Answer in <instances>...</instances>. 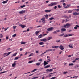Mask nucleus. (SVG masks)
Listing matches in <instances>:
<instances>
[{
    "label": "nucleus",
    "instance_id": "obj_53",
    "mask_svg": "<svg viewBox=\"0 0 79 79\" xmlns=\"http://www.w3.org/2000/svg\"><path fill=\"white\" fill-rule=\"evenodd\" d=\"M60 31L59 30H56V32H60Z\"/></svg>",
    "mask_w": 79,
    "mask_h": 79
},
{
    "label": "nucleus",
    "instance_id": "obj_26",
    "mask_svg": "<svg viewBox=\"0 0 79 79\" xmlns=\"http://www.w3.org/2000/svg\"><path fill=\"white\" fill-rule=\"evenodd\" d=\"M52 4H53V5H57L58 4V3H57V2L53 3L52 2Z\"/></svg>",
    "mask_w": 79,
    "mask_h": 79
},
{
    "label": "nucleus",
    "instance_id": "obj_27",
    "mask_svg": "<svg viewBox=\"0 0 79 79\" xmlns=\"http://www.w3.org/2000/svg\"><path fill=\"white\" fill-rule=\"evenodd\" d=\"M53 50V49H48L46 50V52H50L51 51H52Z\"/></svg>",
    "mask_w": 79,
    "mask_h": 79
},
{
    "label": "nucleus",
    "instance_id": "obj_64",
    "mask_svg": "<svg viewBox=\"0 0 79 79\" xmlns=\"http://www.w3.org/2000/svg\"><path fill=\"white\" fill-rule=\"evenodd\" d=\"M39 61H42V59H41L40 60L39 59Z\"/></svg>",
    "mask_w": 79,
    "mask_h": 79
},
{
    "label": "nucleus",
    "instance_id": "obj_45",
    "mask_svg": "<svg viewBox=\"0 0 79 79\" xmlns=\"http://www.w3.org/2000/svg\"><path fill=\"white\" fill-rule=\"evenodd\" d=\"M39 31H36L35 32V34H36V35H37V34H39Z\"/></svg>",
    "mask_w": 79,
    "mask_h": 79
},
{
    "label": "nucleus",
    "instance_id": "obj_52",
    "mask_svg": "<svg viewBox=\"0 0 79 79\" xmlns=\"http://www.w3.org/2000/svg\"><path fill=\"white\" fill-rule=\"evenodd\" d=\"M18 58H19V57H17L15 58L14 60H18Z\"/></svg>",
    "mask_w": 79,
    "mask_h": 79
},
{
    "label": "nucleus",
    "instance_id": "obj_6",
    "mask_svg": "<svg viewBox=\"0 0 79 79\" xmlns=\"http://www.w3.org/2000/svg\"><path fill=\"white\" fill-rule=\"evenodd\" d=\"M41 41H42V42H47V39L46 38H43L41 40Z\"/></svg>",
    "mask_w": 79,
    "mask_h": 79
},
{
    "label": "nucleus",
    "instance_id": "obj_7",
    "mask_svg": "<svg viewBox=\"0 0 79 79\" xmlns=\"http://www.w3.org/2000/svg\"><path fill=\"white\" fill-rule=\"evenodd\" d=\"M45 19L44 17H43L41 18V20L42 21V23H45Z\"/></svg>",
    "mask_w": 79,
    "mask_h": 79
},
{
    "label": "nucleus",
    "instance_id": "obj_9",
    "mask_svg": "<svg viewBox=\"0 0 79 79\" xmlns=\"http://www.w3.org/2000/svg\"><path fill=\"white\" fill-rule=\"evenodd\" d=\"M19 26H21V27L22 28V29H24V27H26V25H19Z\"/></svg>",
    "mask_w": 79,
    "mask_h": 79
},
{
    "label": "nucleus",
    "instance_id": "obj_54",
    "mask_svg": "<svg viewBox=\"0 0 79 79\" xmlns=\"http://www.w3.org/2000/svg\"><path fill=\"white\" fill-rule=\"evenodd\" d=\"M53 69H49V72H52V71H53Z\"/></svg>",
    "mask_w": 79,
    "mask_h": 79
},
{
    "label": "nucleus",
    "instance_id": "obj_61",
    "mask_svg": "<svg viewBox=\"0 0 79 79\" xmlns=\"http://www.w3.org/2000/svg\"><path fill=\"white\" fill-rule=\"evenodd\" d=\"M65 18H66L67 19H69V17H68V16H66V15L65 16Z\"/></svg>",
    "mask_w": 79,
    "mask_h": 79
},
{
    "label": "nucleus",
    "instance_id": "obj_23",
    "mask_svg": "<svg viewBox=\"0 0 79 79\" xmlns=\"http://www.w3.org/2000/svg\"><path fill=\"white\" fill-rule=\"evenodd\" d=\"M44 16L45 17H46V19H47L48 18V15L46 14L44 15Z\"/></svg>",
    "mask_w": 79,
    "mask_h": 79
},
{
    "label": "nucleus",
    "instance_id": "obj_10",
    "mask_svg": "<svg viewBox=\"0 0 79 79\" xmlns=\"http://www.w3.org/2000/svg\"><path fill=\"white\" fill-rule=\"evenodd\" d=\"M25 12H26L25 10H22L19 12V13H20V14H23L25 13Z\"/></svg>",
    "mask_w": 79,
    "mask_h": 79
},
{
    "label": "nucleus",
    "instance_id": "obj_43",
    "mask_svg": "<svg viewBox=\"0 0 79 79\" xmlns=\"http://www.w3.org/2000/svg\"><path fill=\"white\" fill-rule=\"evenodd\" d=\"M47 52V50H46L45 52H44V53H43L41 54V55H44V54H45V53H46Z\"/></svg>",
    "mask_w": 79,
    "mask_h": 79
},
{
    "label": "nucleus",
    "instance_id": "obj_1",
    "mask_svg": "<svg viewBox=\"0 0 79 79\" xmlns=\"http://www.w3.org/2000/svg\"><path fill=\"white\" fill-rule=\"evenodd\" d=\"M70 26H71V25L69 23H67L65 25H64V28H69Z\"/></svg>",
    "mask_w": 79,
    "mask_h": 79
},
{
    "label": "nucleus",
    "instance_id": "obj_28",
    "mask_svg": "<svg viewBox=\"0 0 79 79\" xmlns=\"http://www.w3.org/2000/svg\"><path fill=\"white\" fill-rule=\"evenodd\" d=\"M57 7L58 8H61L62 7V6H60V5H58L57 6Z\"/></svg>",
    "mask_w": 79,
    "mask_h": 79
},
{
    "label": "nucleus",
    "instance_id": "obj_35",
    "mask_svg": "<svg viewBox=\"0 0 79 79\" xmlns=\"http://www.w3.org/2000/svg\"><path fill=\"white\" fill-rule=\"evenodd\" d=\"M17 54V53H14L12 56V57H13V56H16V55Z\"/></svg>",
    "mask_w": 79,
    "mask_h": 79
},
{
    "label": "nucleus",
    "instance_id": "obj_15",
    "mask_svg": "<svg viewBox=\"0 0 79 79\" xmlns=\"http://www.w3.org/2000/svg\"><path fill=\"white\" fill-rule=\"evenodd\" d=\"M44 66H46L47 65V64H48V63H47V62L46 61H44Z\"/></svg>",
    "mask_w": 79,
    "mask_h": 79
},
{
    "label": "nucleus",
    "instance_id": "obj_8",
    "mask_svg": "<svg viewBox=\"0 0 79 79\" xmlns=\"http://www.w3.org/2000/svg\"><path fill=\"white\" fill-rule=\"evenodd\" d=\"M59 47L60 48V50H62L64 49V48L63 47V45H60Z\"/></svg>",
    "mask_w": 79,
    "mask_h": 79
},
{
    "label": "nucleus",
    "instance_id": "obj_30",
    "mask_svg": "<svg viewBox=\"0 0 79 79\" xmlns=\"http://www.w3.org/2000/svg\"><path fill=\"white\" fill-rule=\"evenodd\" d=\"M25 6H26V5H23V6H21L20 7H21V8H24V7H25Z\"/></svg>",
    "mask_w": 79,
    "mask_h": 79
},
{
    "label": "nucleus",
    "instance_id": "obj_14",
    "mask_svg": "<svg viewBox=\"0 0 79 79\" xmlns=\"http://www.w3.org/2000/svg\"><path fill=\"white\" fill-rule=\"evenodd\" d=\"M52 39V37L50 36V37H49L48 38V39L47 40L48 41H49V40H51V39Z\"/></svg>",
    "mask_w": 79,
    "mask_h": 79
},
{
    "label": "nucleus",
    "instance_id": "obj_59",
    "mask_svg": "<svg viewBox=\"0 0 79 79\" xmlns=\"http://www.w3.org/2000/svg\"><path fill=\"white\" fill-rule=\"evenodd\" d=\"M35 53H39V51H35Z\"/></svg>",
    "mask_w": 79,
    "mask_h": 79
},
{
    "label": "nucleus",
    "instance_id": "obj_4",
    "mask_svg": "<svg viewBox=\"0 0 79 79\" xmlns=\"http://www.w3.org/2000/svg\"><path fill=\"white\" fill-rule=\"evenodd\" d=\"M12 53V52H9L7 53H4L3 55H6V56H8V55H10V53Z\"/></svg>",
    "mask_w": 79,
    "mask_h": 79
},
{
    "label": "nucleus",
    "instance_id": "obj_62",
    "mask_svg": "<svg viewBox=\"0 0 79 79\" xmlns=\"http://www.w3.org/2000/svg\"><path fill=\"white\" fill-rule=\"evenodd\" d=\"M68 58H70V57H71V55H69L68 56Z\"/></svg>",
    "mask_w": 79,
    "mask_h": 79
},
{
    "label": "nucleus",
    "instance_id": "obj_5",
    "mask_svg": "<svg viewBox=\"0 0 79 79\" xmlns=\"http://www.w3.org/2000/svg\"><path fill=\"white\" fill-rule=\"evenodd\" d=\"M73 15H74V16H77L79 15V13L78 12H74L73 13Z\"/></svg>",
    "mask_w": 79,
    "mask_h": 79
},
{
    "label": "nucleus",
    "instance_id": "obj_22",
    "mask_svg": "<svg viewBox=\"0 0 79 79\" xmlns=\"http://www.w3.org/2000/svg\"><path fill=\"white\" fill-rule=\"evenodd\" d=\"M61 31H66V30L65 28H61Z\"/></svg>",
    "mask_w": 79,
    "mask_h": 79
},
{
    "label": "nucleus",
    "instance_id": "obj_16",
    "mask_svg": "<svg viewBox=\"0 0 79 79\" xmlns=\"http://www.w3.org/2000/svg\"><path fill=\"white\" fill-rule=\"evenodd\" d=\"M68 46L70 48H73V44H69L68 45Z\"/></svg>",
    "mask_w": 79,
    "mask_h": 79
},
{
    "label": "nucleus",
    "instance_id": "obj_12",
    "mask_svg": "<svg viewBox=\"0 0 79 79\" xmlns=\"http://www.w3.org/2000/svg\"><path fill=\"white\" fill-rule=\"evenodd\" d=\"M77 27H79V25H76L74 27V29H77Z\"/></svg>",
    "mask_w": 79,
    "mask_h": 79
},
{
    "label": "nucleus",
    "instance_id": "obj_17",
    "mask_svg": "<svg viewBox=\"0 0 79 79\" xmlns=\"http://www.w3.org/2000/svg\"><path fill=\"white\" fill-rule=\"evenodd\" d=\"M48 6H53V2H52L51 4H48Z\"/></svg>",
    "mask_w": 79,
    "mask_h": 79
},
{
    "label": "nucleus",
    "instance_id": "obj_2",
    "mask_svg": "<svg viewBox=\"0 0 79 79\" xmlns=\"http://www.w3.org/2000/svg\"><path fill=\"white\" fill-rule=\"evenodd\" d=\"M45 35H47V34H44L43 35L40 34L38 36V38L39 39H40V38L43 37V36H45Z\"/></svg>",
    "mask_w": 79,
    "mask_h": 79
},
{
    "label": "nucleus",
    "instance_id": "obj_46",
    "mask_svg": "<svg viewBox=\"0 0 79 79\" xmlns=\"http://www.w3.org/2000/svg\"><path fill=\"white\" fill-rule=\"evenodd\" d=\"M38 77H34L32 79H37V78H38Z\"/></svg>",
    "mask_w": 79,
    "mask_h": 79
},
{
    "label": "nucleus",
    "instance_id": "obj_48",
    "mask_svg": "<svg viewBox=\"0 0 79 79\" xmlns=\"http://www.w3.org/2000/svg\"><path fill=\"white\" fill-rule=\"evenodd\" d=\"M64 35V34H60L59 35L60 37H62V36H63Z\"/></svg>",
    "mask_w": 79,
    "mask_h": 79
},
{
    "label": "nucleus",
    "instance_id": "obj_44",
    "mask_svg": "<svg viewBox=\"0 0 79 79\" xmlns=\"http://www.w3.org/2000/svg\"><path fill=\"white\" fill-rule=\"evenodd\" d=\"M33 63V61H30L29 62H28V63Z\"/></svg>",
    "mask_w": 79,
    "mask_h": 79
},
{
    "label": "nucleus",
    "instance_id": "obj_32",
    "mask_svg": "<svg viewBox=\"0 0 79 79\" xmlns=\"http://www.w3.org/2000/svg\"><path fill=\"white\" fill-rule=\"evenodd\" d=\"M73 35H74V34H68V37H70V36H72Z\"/></svg>",
    "mask_w": 79,
    "mask_h": 79
},
{
    "label": "nucleus",
    "instance_id": "obj_38",
    "mask_svg": "<svg viewBox=\"0 0 79 79\" xmlns=\"http://www.w3.org/2000/svg\"><path fill=\"white\" fill-rule=\"evenodd\" d=\"M0 35V38H3V35H2V34H1Z\"/></svg>",
    "mask_w": 79,
    "mask_h": 79
},
{
    "label": "nucleus",
    "instance_id": "obj_33",
    "mask_svg": "<svg viewBox=\"0 0 79 79\" xmlns=\"http://www.w3.org/2000/svg\"><path fill=\"white\" fill-rule=\"evenodd\" d=\"M7 3V1H4L2 2V3H3V4H5V3Z\"/></svg>",
    "mask_w": 79,
    "mask_h": 79
},
{
    "label": "nucleus",
    "instance_id": "obj_25",
    "mask_svg": "<svg viewBox=\"0 0 79 79\" xmlns=\"http://www.w3.org/2000/svg\"><path fill=\"white\" fill-rule=\"evenodd\" d=\"M16 63H14L12 64V67H15V66H16Z\"/></svg>",
    "mask_w": 79,
    "mask_h": 79
},
{
    "label": "nucleus",
    "instance_id": "obj_55",
    "mask_svg": "<svg viewBox=\"0 0 79 79\" xmlns=\"http://www.w3.org/2000/svg\"><path fill=\"white\" fill-rule=\"evenodd\" d=\"M46 71H47V72H49V69H47L46 70Z\"/></svg>",
    "mask_w": 79,
    "mask_h": 79
},
{
    "label": "nucleus",
    "instance_id": "obj_3",
    "mask_svg": "<svg viewBox=\"0 0 79 79\" xmlns=\"http://www.w3.org/2000/svg\"><path fill=\"white\" fill-rule=\"evenodd\" d=\"M54 29V28L53 27H51L47 29V31H53Z\"/></svg>",
    "mask_w": 79,
    "mask_h": 79
},
{
    "label": "nucleus",
    "instance_id": "obj_63",
    "mask_svg": "<svg viewBox=\"0 0 79 79\" xmlns=\"http://www.w3.org/2000/svg\"><path fill=\"white\" fill-rule=\"evenodd\" d=\"M8 37H7H7H6V39H7V40H8Z\"/></svg>",
    "mask_w": 79,
    "mask_h": 79
},
{
    "label": "nucleus",
    "instance_id": "obj_18",
    "mask_svg": "<svg viewBox=\"0 0 79 79\" xmlns=\"http://www.w3.org/2000/svg\"><path fill=\"white\" fill-rule=\"evenodd\" d=\"M51 66L50 65H48L44 67L45 68H49V67H50Z\"/></svg>",
    "mask_w": 79,
    "mask_h": 79
},
{
    "label": "nucleus",
    "instance_id": "obj_47",
    "mask_svg": "<svg viewBox=\"0 0 79 79\" xmlns=\"http://www.w3.org/2000/svg\"><path fill=\"white\" fill-rule=\"evenodd\" d=\"M67 73H68V72H64L63 73V74H67Z\"/></svg>",
    "mask_w": 79,
    "mask_h": 79
},
{
    "label": "nucleus",
    "instance_id": "obj_40",
    "mask_svg": "<svg viewBox=\"0 0 79 79\" xmlns=\"http://www.w3.org/2000/svg\"><path fill=\"white\" fill-rule=\"evenodd\" d=\"M7 72V71H5L4 72H1V74H3V73H6Z\"/></svg>",
    "mask_w": 79,
    "mask_h": 79
},
{
    "label": "nucleus",
    "instance_id": "obj_29",
    "mask_svg": "<svg viewBox=\"0 0 79 79\" xmlns=\"http://www.w3.org/2000/svg\"><path fill=\"white\" fill-rule=\"evenodd\" d=\"M64 37H68V35L65 34L64 35Z\"/></svg>",
    "mask_w": 79,
    "mask_h": 79
},
{
    "label": "nucleus",
    "instance_id": "obj_41",
    "mask_svg": "<svg viewBox=\"0 0 79 79\" xmlns=\"http://www.w3.org/2000/svg\"><path fill=\"white\" fill-rule=\"evenodd\" d=\"M21 44H26V43L25 42H21Z\"/></svg>",
    "mask_w": 79,
    "mask_h": 79
},
{
    "label": "nucleus",
    "instance_id": "obj_57",
    "mask_svg": "<svg viewBox=\"0 0 79 79\" xmlns=\"http://www.w3.org/2000/svg\"><path fill=\"white\" fill-rule=\"evenodd\" d=\"M29 30H30L29 28H28V29H27V30L26 31H27V32H29Z\"/></svg>",
    "mask_w": 79,
    "mask_h": 79
},
{
    "label": "nucleus",
    "instance_id": "obj_58",
    "mask_svg": "<svg viewBox=\"0 0 79 79\" xmlns=\"http://www.w3.org/2000/svg\"><path fill=\"white\" fill-rule=\"evenodd\" d=\"M75 68H79V66L77 65L76 66H75Z\"/></svg>",
    "mask_w": 79,
    "mask_h": 79
},
{
    "label": "nucleus",
    "instance_id": "obj_34",
    "mask_svg": "<svg viewBox=\"0 0 79 79\" xmlns=\"http://www.w3.org/2000/svg\"><path fill=\"white\" fill-rule=\"evenodd\" d=\"M17 27V26H13V29H16V28Z\"/></svg>",
    "mask_w": 79,
    "mask_h": 79
},
{
    "label": "nucleus",
    "instance_id": "obj_42",
    "mask_svg": "<svg viewBox=\"0 0 79 79\" xmlns=\"http://www.w3.org/2000/svg\"><path fill=\"white\" fill-rule=\"evenodd\" d=\"M65 2V0H62L60 1V2L62 3H64Z\"/></svg>",
    "mask_w": 79,
    "mask_h": 79
},
{
    "label": "nucleus",
    "instance_id": "obj_50",
    "mask_svg": "<svg viewBox=\"0 0 79 79\" xmlns=\"http://www.w3.org/2000/svg\"><path fill=\"white\" fill-rule=\"evenodd\" d=\"M78 77V76H74L73 77V78H74L75 77H76V78L77 79Z\"/></svg>",
    "mask_w": 79,
    "mask_h": 79
},
{
    "label": "nucleus",
    "instance_id": "obj_37",
    "mask_svg": "<svg viewBox=\"0 0 79 79\" xmlns=\"http://www.w3.org/2000/svg\"><path fill=\"white\" fill-rule=\"evenodd\" d=\"M73 65H74V64H73V63H70V64H69V66H73Z\"/></svg>",
    "mask_w": 79,
    "mask_h": 79
},
{
    "label": "nucleus",
    "instance_id": "obj_21",
    "mask_svg": "<svg viewBox=\"0 0 79 79\" xmlns=\"http://www.w3.org/2000/svg\"><path fill=\"white\" fill-rule=\"evenodd\" d=\"M69 7H70V5H67V6L66 7H65V8H69Z\"/></svg>",
    "mask_w": 79,
    "mask_h": 79
},
{
    "label": "nucleus",
    "instance_id": "obj_31",
    "mask_svg": "<svg viewBox=\"0 0 79 79\" xmlns=\"http://www.w3.org/2000/svg\"><path fill=\"white\" fill-rule=\"evenodd\" d=\"M53 19H54V17H51L49 18V20H53Z\"/></svg>",
    "mask_w": 79,
    "mask_h": 79
},
{
    "label": "nucleus",
    "instance_id": "obj_19",
    "mask_svg": "<svg viewBox=\"0 0 79 79\" xmlns=\"http://www.w3.org/2000/svg\"><path fill=\"white\" fill-rule=\"evenodd\" d=\"M40 62H38L36 63V66H39L40 64Z\"/></svg>",
    "mask_w": 79,
    "mask_h": 79
},
{
    "label": "nucleus",
    "instance_id": "obj_60",
    "mask_svg": "<svg viewBox=\"0 0 79 79\" xmlns=\"http://www.w3.org/2000/svg\"><path fill=\"white\" fill-rule=\"evenodd\" d=\"M56 8H57V6H55L54 7V9H56Z\"/></svg>",
    "mask_w": 79,
    "mask_h": 79
},
{
    "label": "nucleus",
    "instance_id": "obj_13",
    "mask_svg": "<svg viewBox=\"0 0 79 79\" xmlns=\"http://www.w3.org/2000/svg\"><path fill=\"white\" fill-rule=\"evenodd\" d=\"M51 11V10H45V13H49Z\"/></svg>",
    "mask_w": 79,
    "mask_h": 79
},
{
    "label": "nucleus",
    "instance_id": "obj_49",
    "mask_svg": "<svg viewBox=\"0 0 79 79\" xmlns=\"http://www.w3.org/2000/svg\"><path fill=\"white\" fill-rule=\"evenodd\" d=\"M54 34H58V33L56 32V31H54V32L53 33Z\"/></svg>",
    "mask_w": 79,
    "mask_h": 79
},
{
    "label": "nucleus",
    "instance_id": "obj_56",
    "mask_svg": "<svg viewBox=\"0 0 79 79\" xmlns=\"http://www.w3.org/2000/svg\"><path fill=\"white\" fill-rule=\"evenodd\" d=\"M56 42H60V40H57L56 41Z\"/></svg>",
    "mask_w": 79,
    "mask_h": 79
},
{
    "label": "nucleus",
    "instance_id": "obj_39",
    "mask_svg": "<svg viewBox=\"0 0 79 79\" xmlns=\"http://www.w3.org/2000/svg\"><path fill=\"white\" fill-rule=\"evenodd\" d=\"M72 13V11L71 10H69L68 11V13Z\"/></svg>",
    "mask_w": 79,
    "mask_h": 79
},
{
    "label": "nucleus",
    "instance_id": "obj_51",
    "mask_svg": "<svg viewBox=\"0 0 79 79\" xmlns=\"http://www.w3.org/2000/svg\"><path fill=\"white\" fill-rule=\"evenodd\" d=\"M16 34H15L12 35V37H16Z\"/></svg>",
    "mask_w": 79,
    "mask_h": 79
},
{
    "label": "nucleus",
    "instance_id": "obj_20",
    "mask_svg": "<svg viewBox=\"0 0 79 79\" xmlns=\"http://www.w3.org/2000/svg\"><path fill=\"white\" fill-rule=\"evenodd\" d=\"M39 44L40 45H44V42H40L39 43Z\"/></svg>",
    "mask_w": 79,
    "mask_h": 79
},
{
    "label": "nucleus",
    "instance_id": "obj_11",
    "mask_svg": "<svg viewBox=\"0 0 79 79\" xmlns=\"http://www.w3.org/2000/svg\"><path fill=\"white\" fill-rule=\"evenodd\" d=\"M58 47H59V46H52V48H58Z\"/></svg>",
    "mask_w": 79,
    "mask_h": 79
},
{
    "label": "nucleus",
    "instance_id": "obj_24",
    "mask_svg": "<svg viewBox=\"0 0 79 79\" xmlns=\"http://www.w3.org/2000/svg\"><path fill=\"white\" fill-rule=\"evenodd\" d=\"M34 55V53H32L30 54L29 56H28L29 57H30V56H33Z\"/></svg>",
    "mask_w": 79,
    "mask_h": 79
},
{
    "label": "nucleus",
    "instance_id": "obj_36",
    "mask_svg": "<svg viewBox=\"0 0 79 79\" xmlns=\"http://www.w3.org/2000/svg\"><path fill=\"white\" fill-rule=\"evenodd\" d=\"M37 70V69H35L31 71L32 73H34V72H35V71H36Z\"/></svg>",
    "mask_w": 79,
    "mask_h": 79
}]
</instances>
